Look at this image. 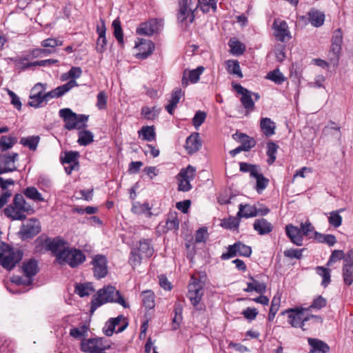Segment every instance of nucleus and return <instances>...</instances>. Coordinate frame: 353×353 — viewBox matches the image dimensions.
I'll use <instances>...</instances> for the list:
<instances>
[{"label": "nucleus", "mask_w": 353, "mask_h": 353, "mask_svg": "<svg viewBox=\"0 0 353 353\" xmlns=\"http://www.w3.org/2000/svg\"><path fill=\"white\" fill-rule=\"evenodd\" d=\"M35 244L37 251L44 248L46 252H51V255L55 257L54 264L63 265L66 263V242L60 236L50 238L41 235L36 239Z\"/></svg>", "instance_id": "obj_1"}, {"label": "nucleus", "mask_w": 353, "mask_h": 353, "mask_svg": "<svg viewBox=\"0 0 353 353\" xmlns=\"http://www.w3.org/2000/svg\"><path fill=\"white\" fill-rule=\"evenodd\" d=\"M107 303H117L124 308L130 307V305L121 296L120 292L114 286L109 285L97 292L90 303V313L93 314L99 307Z\"/></svg>", "instance_id": "obj_2"}, {"label": "nucleus", "mask_w": 353, "mask_h": 353, "mask_svg": "<svg viewBox=\"0 0 353 353\" xmlns=\"http://www.w3.org/2000/svg\"><path fill=\"white\" fill-rule=\"evenodd\" d=\"M3 212L4 214L12 220L23 221L26 219V214L24 213L31 214L34 210L21 194H16L12 203L8 205Z\"/></svg>", "instance_id": "obj_3"}, {"label": "nucleus", "mask_w": 353, "mask_h": 353, "mask_svg": "<svg viewBox=\"0 0 353 353\" xmlns=\"http://www.w3.org/2000/svg\"><path fill=\"white\" fill-rule=\"evenodd\" d=\"M203 286L204 283L200 279H196L194 276L191 277V282L188 285L187 296L194 308L199 311H204L205 309V304L201 303L203 296Z\"/></svg>", "instance_id": "obj_4"}, {"label": "nucleus", "mask_w": 353, "mask_h": 353, "mask_svg": "<svg viewBox=\"0 0 353 353\" xmlns=\"http://www.w3.org/2000/svg\"><path fill=\"white\" fill-rule=\"evenodd\" d=\"M0 251L3 252L1 265L8 270L13 269L22 259L23 255V251L14 248L3 241L0 243Z\"/></svg>", "instance_id": "obj_5"}, {"label": "nucleus", "mask_w": 353, "mask_h": 353, "mask_svg": "<svg viewBox=\"0 0 353 353\" xmlns=\"http://www.w3.org/2000/svg\"><path fill=\"white\" fill-rule=\"evenodd\" d=\"M252 248L241 241H237L228 248V252L223 253L221 256L222 260H228L236 255L245 257H250L252 254Z\"/></svg>", "instance_id": "obj_6"}, {"label": "nucleus", "mask_w": 353, "mask_h": 353, "mask_svg": "<svg viewBox=\"0 0 353 353\" xmlns=\"http://www.w3.org/2000/svg\"><path fill=\"white\" fill-rule=\"evenodd\" d=\"M89 116L85 114H77L72 112V110H67V128L68 130L78 129L81 130L85 128Z\"/></svg>", "instance_id": "obj_7"}, {"label": "nucleus", "mask_w": 353, "mask_h": 353, "mask_svg": "<svg viewBox=\"0 0 353 353\" xmlns=\"http://www.w3.org/2000/svg\"><path fill=\"white\" fill-rule=\"evenodd\" d=\"M163 26V19H151L146 22L141 23L137 29V33L139 35L152 36L157 32Z\"/></svg>", "instance_id": "obj_8"}, {"label": "nucleus", "mask_w": 353, "mask_h": 353, "mask_svg": "<svg viewBox=\"0 0 353 353\" xmlns=\"http://www.w3.org/2000/svg\"><path fill=\"white\" fill-rule=\"evenodd\" d=\"M192 3V0H179V9L177 11V21L179 23L185 22L189 18V22L193 23L194 21L195 10L190 8V5Z\"/></svg>", "instance_id": "obj_9"}, {"label": "nucleus", "mask_w": 353, "mask_h": 353, "mask_svg": "<svg viewBox=\"0 0 353 353\" xmlns=\"http://www.w3.org/2000/svg\"><path fill=\"white\" fill-rule=\"evenodd\" d=\"M91 264L93 265L94 276L98 279L104 278L108 274V260L105 255L94 256Z\"/></svg>", "instance_id": "obj_10"}, {"label": "nucleus", "mask_w": 353, "mask_h": 353, "mask_svg": "<svg viewBox=\"0 0 353 353\" xmlns=\"http://www.w3.org/2000/svg\"><path fill=\"white\" fill-rule=\"evenodd\" d=\"M305 309L303 308H296V309H289L288 310H286L283 312L284 314L285 312L288 314V323L294 327H301L303 330L305 329L304 328L305 322L310 320L309 316L303 317V311Z\"/></svg>", "instance_id": "obj_11"}, {"label": "nucleus", "mask_w": 353, "mask_h": 353, "mask_svg": "<svg viewBox=\"0 0 353 353\" xmlns=\"http://www.w3.org/2000/svg\"><path fill=\"white\" fill-rule=\"evenodd\" d=\"M40 230L39 222L35 219H31L26 224H23L19 234L22 240H27L32 239L39 233Z\"/></svg>", "instance_id": "obj_12"}, {"label": "nucleus", "mask_w": 353, "mask_h": 353, "mask_svg": "<svg viewBox=\"0 0 353 353\" xmlns=\"http://www.w3.org/2000/svg\"><path fill=\"white\" fill-rule=\"evenodd\" d=\"M232 88L239 94H241V102L244 108L250 112L253 111L255 108L254 102L252 99V92L243 88L239 83H232Z\"/></svg>", "instance_id": "obj_13"}, {"label": "nucleus", "mask_w": 353, "mask_h": 353, "mask_svg": "<svg viewBox=\"0 0 353 353\" xmlns=\"http://www.w3.org/2000/svg\"><path fill=\"white\" fill-rule=\"evenodd\" d=\"M139 42L136 43L135 45V48L139 50L135 57L138 59L144 60L153 53L155 46L152 41L144 39H139Z\"/></svg>", "instance_id": "obj_14"}, {"label": "nucleus", "mask_w": 353, "mask_h": 353, "mask_svg": "<svg viewBox=\"0 0 353 353\" xmlns=\"http://www.w3.org/2000/svg\"><path fill=\"white\" fill-rule=\"evenodd\" d=\"M273 28L274 29V37L278 41L284 42L291 38L288 26L285 21H279L275 19L273 23Z\"/></svg>", "instance_id": "obj_15"}, {"label": "nucleus", "mask_w": 353, "mask_h": 353, "mask_svg": "<svg viewBox=\"0 0 353 353\" xmlns=\"http://www.w3.org/2000/svg\"><path fill=\"white\" fill-rule=\"evenodd\" d=\"M85 254L79 249L68 248V265L72 268L79 267L85 261Z\"/></svg>", "instance_id": "obj_16"}, {"label": "nucleus", "mask_w": 353, "mask_h": 353, "mask_svg": "<svg viewBox=\"0 0 353 353\" xmlns=\"http://www.w3.org/2000/svg\"><path fill=\"white\" fill-rule=\"evenodd\" d=\"M202 142L199 134L194 132L190 135L185 141V148L189 154L197 152L201 147Z\"/></svg>", "instance_id": "obj_17"}, {"label": "nucleus", "mask_w": 353, "mask_h": 353, "mask_svg": "<svg viewBox=\"0 0 353 353\" xmlns=\"http://www.w3.org/2000/svg\"><path fill=\"white\" fill-rule=\"evenodd\" d=\"M22 272L26 278L32 279L39 272L38 261L35 259H30L23 263Z\"/></svg>", "instance_id": "obj_18"}, {"label": "nucleus", "mask_w": 353, "mask_h": 353, "mask_svg": "<svg viewBox=\"0 0 353 353\" xmlns=\"http://www.w3.org/2000/svg\"><path fill=\"white\" fill-rule=\"evenodd\" d=\"M232 138L241 143V145L245 150V152L249 151L251 148H254L256 143L253 137L243 132H236L232 135Z\"/></svg>", "instance_id": "obj_19"}, {"label": "nucleus", "mask_w": 353, "mask_h": 353, "mask_svg": "<svg viewBox=\"0 0 353 353\" xmlns=\"http://www.w3.org/2000/svg\"><path fill=\"white\" fill-rule=\"evenodd\" d=\"M285 233L292 243L298 246L303 245V238L301 236L299 228L292 224L285 226Z\"/></svg>", "instance_id": "obj_20"}, {"label": "nucleus", "mask_w": 353, "mask_h": 353, "mask_svg": "<svg viewBox=\"0 0 353 353\" xmlns=\"http://www.w3.org/2000/svg\"><path fill=\"white\" fill-rule=\"evenodd\" d=\"M308 344L311 349L308 353H328L330 351V346L324 341L314 338L307 339Z\"/></svg>", "instance_id": "obj_21"}, {"label": "nucleus", "mask_w": 353, "mask_h": 353, "mask_svg": "<svg viewBox=\"0 0 353 353\" xmlns=\"http://www.w3.org/2000/svg\"><path fill=\"white\" fill-rule=\"evenodd\" d=\"M17 170V165L7 154H0V175Z\"/></svg>", "instance_id": "obj_22"}, {"label": "nucleus", "mask_w": 353, "mask_h": 353, "mask_svg": "<svg viewBox=\"0 0 353 353\" xmlns=\"http://www.w3.org/2000/svg\"><path fill=\"white\" fill-rule=\"evenodd\" d=\"M253 228L260 235L268 234L273 230L272 223L263 218L256 219Z\"/></svg>", "instance_id": "obj_23"}, {"label": "nucleus", "mask_w": 353, "mask_h": 353, "mask_svg": "<svg viewBox=\"0 0 353 353\" xmlns=\"http://www.w3.org/2000/svg\"><path fill=\"white\" fill-rule=\"evenodd\" d=\"M308 21L314 27L321 26L325 21V14L323 12L316 10V8H312L307 13Z\"/></svg>", "instance_id": "obj_24"}, {"label": "nucleus", "mask_w": 353, "mask_h": 353, "mask_svg": "<svg viewBox=\"0 0 353 353\" xmlns=\"http://www.w3.org/2000/svg\"><path fill=\"white\" fill-rule=\"evenodd\" d=\"M260 128L263 134L269 137L275 134L276 125L271 119L263 117L260 120Z\"/></svg>", "instance_id": "obj_25"}, {"label": "nucleus", "mask_w": 353, "mask_h": 353, "mask_svg": "<svg viewBox=\"0 0 353 353\" xmlns=\"http://www.w3.org/2000/svg\"><path fill=\"white\" fill-rule=\"evenodd\" d=\"M241 222V218L236 214V216H230L221 220L220 226L224 229L231 230L239 232V227Z\"/></svg>", "instance_id": "obj_26"}, {"label": "nucleus", "mask_w": 353, "mask_h": 353, "mask_svg": "<svg viewBox=\"0 0 353 353\" xmlns=\"http://www.w3.org/2000/svg\"><path fill=\"white\" fill-rule=\"evenodd\" d=\"M151 209L152 208L150 206V204L148 202L144 203L137 202L133 203L132 212L136 214H145L148 217H151L153 215H157L159 214V212H152Z\"/></svg>", "instance_id": "obj_27"}, {"label": "nucleus", "mask_w": 353, "mask_h": 353, "mask_svg": "<svg viewBox=\"0 0 353 353\" xmlns=\"http://www.w3.org/2000/svg\"><path fill=\"white\" fill-rule=\"evenodd\" d=\"M238 216L241 218H250L257 216L256 207L250 204H240L239 206Z\"/></svg>", "instance_id": "obj_28"}, {"label": "nucleus", "mask_w": 353, "mask_h": 353, "mask_svg": "<svg viewBox=\"0 0 353 353\" xmlns=\"http://www.w3.org/2000/svg\"><path fill=\"white\" fill-rule=\"evenodd\" d=\"M151 239H141L139 241V245L137 250L146 258H150L154 253V248L151 245Z\"/></svg>", "instance_id": "obj_29"}, {"label": "nucleus", "mask_w": 353, "mask_h": 353, "mask_svg": "<svg viewBox=\"0 0 353 353\" xmlns=\"http://www.w3.org/2000/svg\"><path fill=\"white\" fill-rule=\"evenodd\" d=\"M80 154L79 152L77 151H68V164L69 166L68 169V174H70L73 170H79L80 165H79V159Z\"/></svg>", "instance_id": "obj_30"}, {"label": "nucleus", "mask_w": 353, "mask_h": 353, "mask_svg": "<svg viewBox=\"0 0 353 353\" xmlns=\"http://www.w3.org/2000/svg\"><path fill=\"white\" fill-rule=\"evenodd\" d=\"M310 238L314 239L319 243H326L329 246H333L336 243V236L333 234H324L319 232H314V236Z\"/></svg>", "instance_id": "obj_31"}, {"label": "nucleus", "mask_w": 353, "mask_h": 353, "mask_svg": "<svg viewBox=\"0 0 353 353\" xmlns=\"http://www.w3.org/2000/svg\"><path fill=\"white\" fill-rule=\"evenodd\" d=\"M174 312V316L172 319V330H176L179 327L180 323H181L183 319V307L180 303H175Z\"/></svg>", "instance_id": "obj_32"}, {"label": "nucleus", "mask_w": 353, "mask_h": 353, "mask_svg": "<svg viewBox=\"0 0 353 353\" xmlns=\"http://www.w3.org/2000/svg\"><path fill=\"white\" fill-rule=\"evenodd\" d=\"M74 292L80 297H84L89 296L90 293L94 292V289L90 283H77Z\"/></svg>", "instance_id": "obj_33"}, {"label": "nucleus", "mask_w": 353, "mask_h": 353, "mask_svg": "<svg viewBox=\"0 0 353 353\" xmlns=\"http://www.w3.org/2000/svg\"><path fill=\"white\" fill-rule=\"evenodd\" d=\"M40 141L39 136H30L27 137H22L20 139V144L25 147L28 148L32 151H35L37 148L38 144Z\"/></svg>", "instance_id": "obj_34"}, {"label": "nucleus", "mask_w": 353, "mask_h": 353, "mask_svg": "<svg viewBox=\"0 0 353 353\" xmlns=\"http://www.w3.org/2000/svg\"><path fill=\"white\" fill-rule=\"evenodd\" d=\"M23 194L29 199L36 202L44 201V199L41 194L37 190L35 187H28L23 191Z\"/></svg>", "instance_id": "obj_35"}, {"label": "nucleus", "mask_w": 353, "mask_h": 353, "mask_svg": "<svg viewBox=\"0 0 353 353\" xmlns=\"http://www.w3.org/2000/svg\"><path fill=\"white\" fill-rule=\"evenodd\" d=\"M94 141V135L90 130H81L78 133L77 142L80 145H88Z\"/></svg>", "instance_id": "obj_36"}, {"label": "nucleus", "mask_w": 353, "mask_h": 353, "mask_svg": "<svg viewBox=\"0 0 353 353\" xmlns=\"http://www.w3.org/2000/svg\"><path fill=\"white\" fill-rule=\"evenodd\" d=\"M343 282L350 286L353 283V264L343 263L342 268Z\"/></svg>", "instance_id": "obj_37"}, {"label": "nucleus", "mask_w": 353, "mask_h": 353, "mask_svg": "<svg viewBox=\"0 0 353 353\" xmlns=\"http://www.w3.org/2000/svg\"><path fill=\"white\" fill-rule=\"evenodd\" d=\"M142 303L143 305L148 310L152 309L155 306L154 303V294L151 290H146L142 292Z\"/></svg>", "instance_id": "obj_38"}, {"label": "nucleus", "mask_w": 353, "mask_h": 353, "mask_svg": "<svg viewBox=\"0 0 353 353\" xmlns=\"http://www.w3.org/2000/svg\"><path fill=\"white\" fill-rule=\"evenodd\" d=\"M278 148L279 145L274 142L270 141L267 143L266 154L268 157L267 159L268 165H272L274 163Z\"/></svg>", "instance_id": "obj_39"}, {"label": "nucleus", "mask_w": 353, "mask_h": 353, "mask_svg": "<svg viewBox=\"0 0 353 353\" xmlns=\"http://www.w3.org/2000/svg\"><path fill=\"white\" fill-rule=\"evenodd\" d=\"M226 69L229 74H236L239 77H243V73L240 68L239 62L237 60L230 59L226 61Z\"/></svg>", "instance_id": "obj_40"}, {"label": "nucleus", "mask_w": 353, "mask_h": 353, "mask_svg": "<svg viewBox=\"0 0 353 353\" xmlns=\"http://www.w3.org/2000/svg\"><path fill=\"white\" fill-rule=\"evenodd\" d=\"M89 330V325L83 324L78 327L72 328L70 331L71 336L77 339H84Z\"/></svg>", "instance_id": "obj_41"}, {"label": "nucleus", "mask_w": 353, "mask_h": 353, "mask_svg": "<svg viewBox=\"0 0 353 353\" xmlns=\"http://www.w3.org/2000/svg\"><path fill=\"white\" fill-rule=\"evenodd\" d=\"M252 177L256 179L255 187L256 192L261 193V192L267 188L269 183V179L265 177L263 174L259 173V171H257L256 175H254Z\"/></svg>", "instance_id": "obj_42"}, {"label": "nucleus", "mask_w": 353, "mask_h": 353, "mask_svg": "<svg viewBox=\"0 0 353 353\" xmlns=\"http://www.w3.org/2000/svg\"><path fill=\"white\" fill-rule=\"evenodd\" d=\"M17 139L14 137L2 136L0 139V150L5 152L12 148Z\"/></svg>", "instance_id": "obj_43"}, {"label": "nucleus", "mask_w": 353, "mask_h": 353, "mask_svg": "<svg viewBox=\"0 0 353 353\" xmlns=\"http://www.w3.org/2000/svg\"><path fill=\"white\" fill-rule=\"evenodd\" d=\"M316 271L323 278L321 285L327 287L331 282L330 270L323 266H317Z\"/></svg>", "instance_id": "obj_44"}, {"label": "nucleus", "mask_w": 353, "mask_h": 353, "mask_svg": "<svg viewBox=\"0 0 353 353\" xmlns=\"http://www.w3.org/2000/svg\"><path fill=\"white\" fill-rule=\"evenodd\" d=\"M266 79L271 80L278 85H281L286 81V78L279 69H274L272 71H270L267 74Z\"/></svg>", "instance_id": "obj_45"}, {"label": "nucleus", "mask_w": 353, "mask_h": 353, "mask_svg": "<svg viewBox=\"0 0 353 353\" xmlns=\"http://www.w3.org/2000/svg\"><path fill=\"white\" fill-rule=\"evenodd\" d=\"M139 134H142L143 139L147 141H153L155 138L156 133L153 125L143 126L139 131Z\"/></svg>", "instance_id": "obj_46"}, {"label": "nucleus", "mask_w": 353, "mask_h": 353, "mask_svg": "<svg viewBox=\"0 0 353 353\" xmlns=\"http://www.w3.org/2000/svg\"><path fill=\"white\" fill-rule=\"evenodd\" d=\"M30 99L28 102V104L34 108H38L39 106H41V103L43 101L47 102L49 99L48 97H45V94H43L41 91H39L37 93L34 94L32 96H30Z\"/></svg>", "instance_id": "obj_47"}, {"label": "nucleus", "mask_w": 353, "mask_h": 353, "mask_svg": "<svg viewBox=\"0 0 353 353\" xmlns=\"http://www.w3.org/2000/svg\"><path fill=\"white\" fill-rule=\"evenodd\" d=\"M53 52L52 50L46 48H34L28 50L26 56H29L30 59L37 58L49 55Z\"/></svg>", "instance_id": "obj_48"}, {"label": "nucleus", "mask_w": 353, "mask_h": 353, "mask_svg": "<svg viewBox=\"0 0 353 353\" xmlns=\"http://www.w3.org/2000/svg\"><path fill=\"white\" fill-rule=\"evenodd\" d=\"M112 27L114 28V36L120 45L123 44V32L121 26L120 21L117 19L113 21Z\"/></svg>", "instance_id": "obj_49"}, {"label": "nucleus", "mask_w": 353, "mask_h": 353, "mask_svg": "<svg viewBox=\"0 0 353 353\" xmlns=\"http://www.w3.org/2000/svg\"><path fill=\"white\" fill-rule=\"evenodd\" d=\"M343 209L330 212L328 217V223L334 228H339L342 223V216L339 214L340 212H343Z\"/></svg>", "instance_id": "obj_50"}, {"label": "nucleus", "mask_w": 353, "mask_h": 353, "mask_svg": "<svg viewBox=\"0 0 353 353\" xmlns=\"http://www.w3.org/2000/svg\"><path fill=\"white\" fill-rule=\"evenodd\" d=\"M299 229L303 237V236H308L310 239H311L310 236H314V232H315L314 227L309 221H306L305 223H301Z\"/></svg>", "instance_id": "obj_51"}, {"label": "nucleus", "mask_w": 353, "mask_h": 353, "mask_svg": "<svg viewBox=\"0 0 353 353\" xmlns=\"http://www.w3.org/2000/svg\"><path fill=\"white\" fill-rule=\"evenodd\" d=\"M240 171L242 172H250V176L256 175V172L259 170V165L250 164L245 162L239 163Z\"/></svg>", "instance_id": "obj_52"}, {"label": "nucleus", "mask_w": 353, "mask_h": 353, "mask_svg": "<svg viewBox=\"0 0 353 353\" xmlns=\"http://www.w3.org/2000/svg\"><path fill=\"white\" fill-rule=\"evenodd\" d=\"M196 173V168L189 165L186 168H183L179 172L178 178H186L189 179H194Z\"/></svg>", "instance_id": "obj_53"}, {"label": "nucleus", "mask_w": 353, "mask_h": 353, "mask_svg": "<svg viewBox=\"0 0 353 353\" xmlns=\"http://www.w3.org/2000/svg\"><path fill=\"white\" fill-rule=\"evenodd\" d=\"M141 255L142 254L140 252H139L137 249L132 250L129 258V263L133 268L139 265L141 263Z\"/></svg>", "instance_id": "obj_54"}, {"label": "nucleus", "mask_w": 353, "mask_h": 353, "mask_svg": "<svg viewBox=\"0 0 353 353\" xmlns=\"http://www.w3.org/2000/svg\"><path fill=\"white\" fill-rule=\"evenodd\" d=\"M229 46L231 48V50L233 54L240 55L243 54L245 50V46L244 44L239 41H230Z\"/></svg>", "instance_id": "obj_55"}, {"label": "nucleus", "mask_w": 353, "mask_h": 353, "mask_svg": "<svg viewBox=\"0 0 353 353\" xmlns=\"http://www.w3.org/2000/svg\"><path fill=\"white\" fill-rule=\"evenodd\" d=\"M205 68L203 66H199L194 70L189 71V80L192 83H197L200 79V75L203 73Z\"/></svg>", "instance_id": "obj_56"}, {"label": "nucleus", "mask_w": 353, "mask_h": 353, "mask_svg": "<svg viewBox=\"0 0 353 353\" xmlns=\"http://www.w3.org/2000/svg\"><path fill=\"white\" fill-rule=\"evenodd\" d=\"M280 298H276L274 296L272 300L271 307L270 309L269 314H268V320L270 321H272L275 315L279 310L280 305Z\"/></svg>", "instance_id": "obj_57"}, {"label": "nucleus", "mask_w": 353, "mask_h": 353, "mask_svg": "<svg viewBox=\"0 0 353 353\" xmlns=\"http://www.w3.org/2000/svg\"><path fill=\"white\" fill-rule=\"evenodd\" d=\"M66 92V83L56 88L55 89L48 92L45 94V97H48V99H52L54 97H59L60 96L63 95Z\"/></svg>", "instance_id": "obj_58"}, {"label": "nucleus", "mask_w": 353, "mask_h": 353, "mask_svg": "<svg viewBox=\"0 0 353 353\" xmlns=\"http://www.w3.org/2000/svg\"><path fill=\"white\" fill-rule=\"evenodd\" d=\"M207 117V114L203 111H197L194 117L192 119V124L195 127V128H198L201 126L205 121Z\"/></svg>", "instance_id": "obj_59"}, {"label": "nucleus", "mask_w": 353, "mask_h": 353, "mask_svg": "<svg viewBox=\"0 0 353 353\" xmlns=\"http://www.w3.org/2000/svg\"><path fill=\"white\" fill-rule=\"evenodd\" d=\"M305 248L303 249H288L284 251L283 254L284 256L290 258V259H301L303 256L302 252L305 250Z\"/></svg>", "instance_id": "obj_60"}, {"label": "nucleus", "mask_w": 353, "mask_h": 353, "mask_svg": "<svg viewBox=\"0 0 353 353\" xmlns=\"http://www.w3.org/2000/svg\"><path fill=\"white\" fill-rule=\"evenodd\" d=\"M327 305V300L321 295L316 296L312 301L310 308L321 310L325 307Z\"/></svg>", "instance_id": "obj_61"}, {"label": "nucleus", "mask_w": 353, "mask_h": 353, "mask_svg": "<svg viewBox=\"0 0 353 353\" xmlns=\"http://www.w3.org/2000/svg\"><path fill=\"white\" fill-rule=\"evenodd\" d=\"M341 51V46L332 43L329 51V56L331 60L338 61Z\"/></svg>", "instance_id": "obj_62"}, {"label": "nucleus", "mask_w": 353, "mask_h": 353, "mask_svg": "<svg viewBox=\"0 0 353 353\" xmlns=\"http://www.w3.org/2000/svg\"><path fill=\"white\" fill-rule=\"evenodd\" d=\"M97 107L99 110H105L107 108V100L108 97L107 94L104 91L100 92L97 94Z\"/></svg>", "instance_id": "obj_63"}, {"label": "nucleus", "mask_w": 353, "mask_h": 353, "mask_svg": "<svg viewBox=\"0 0 353 353\" xmlns=\"http://www.w3.org/2000/svg\"><path fill=\"white\" fill-rule=\"evenodd\" d=\"M208 230L207 228L203 227L199 228L195 234V241L196 243H204L208 239Z\"/></svg>", "instance_id": "obj_64"}]
</instances>
